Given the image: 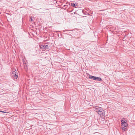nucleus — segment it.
<instances>
[{"instance_id": "obj_1", "label": "nucleus", "mask_w": 135, "mask_h": 135, "mask_svg": "<svg viewBox=\"0 0 135 135\" xmlns=\"http://www.w3.org/2000/svg\"><path fill=\"white\" fill-rule=\"evenodd\" d=\"M95 111L101 117H105V112L102 108L96 106L95 107Z\"/></svg>"}, {"instance_id": "obj_2", "label": "nucleus", "mask_w": 135, "mask_h": 135, "mask_svg": "<svg viewBox=\"0 0 135 135\" xmlns=\"http://www.w3.org/2000/svg\"><path fill=\"white\" fill-rule=\"evenodd\" d=\"M127 120L125 118L122 119L121 121V127L122 130L125 131L127 129Z\"/></svg>"}, {"instance_id": "obj_3", "label": "nucleus", "mask_w": 135, "mask_h": 135, "mask_svg": "<svg viewBox=\"0 0 135 135\" xmlns=\"http://www.w3.org/2000/svg\"><path fill=\"white\" fill-rule=\"evenodd\" d=\"M12 73L13 76L14 78L17 79L18 77L17 75L18 73H17V71L16 69H13L12 70Z\"/></svg>"}, {"instance_id": "obj_4", "label": "nucleus", "mask_w": 135, "mask_h": 135, "mask_svg": "<svg viewBox=\"0 0 135 135\" xmlns=\"http://www.w3.org/2000/svg\"><path fill=\"white\" fill-rule=\"evenodd\" d=\"M93 80H97L99 81H101L102 79L100 78H99L97 77L94 76Z\"/></svg>"}, {"instance_id": "obj_5", "label": "nucleus", "mask_w": 135, "mask_h": 135, "mask_svg": "<svg viewBox=\"0 0 135 135\" xmlns=\"http://www.w3.org/2000/svg\"><path fill=\"white\" fill-rule=\"evenodd\" d=\"M48 48L49 46L47 45H45L44 46H42V47H41V49H47Z\"/></svg>"}, {"instance_id": "obj_6", "label": "nucleus", "mask_w": 135, "mask_h": 135, "mask_svg": "<svg viewBox=\"0 0 135 135\" xmlns=\"http://www.w3.org/2000/svg\"><path fill=\"white\" fill-rule=\"evenodd\" d=\"M94 77V76H91V75H90V76H89V79H93Z\"/></svg>"}, {"instance_id": "obj_7", "label": "nucleus", "mask_w": 135, "mask_h": 135, "mask_svg": "<svg viewBox=\"0 0 135 135\" xmlns=\"http://www.w3.org/2000/svg\"><path fill=\"white\" fill-rule=\"evenodd\" d=\"M71 5L73 7H75L76 6H75V4L74 3H71Z\"/></svg>"}, {"instance_id": "obj_8", "label": "nucleus", "mask_w": 135, "mask_h": 135, "mask_svg": "<svg viewBox=\"0 0 135 135\" xmlns=\"http://www.w3.org/2000/svg\"><path fill=\"white\" fill-rule=\"evenodd\" d=\"M1 112H2V113H9L8 112H4V111H1Z\"/></svg>"}, {"instance_id": "obj_9", "label": "nucleus", "mask_w": 135, "mask_h": 135, "mask_svg": "<svg viewBox=\"0 0 135 135\" xmlns=\"http://www.w3.org/2000/svg\"><path fill=\"white\" fill-rule=\"evenodd\" d=\"M30 18H31V21H32L33 20V17H32L31 16L30 17Z\"/></svg>"}, {"instance_id": "obj_10", "label": "nucleus", "mask_w": 135, "mask_h": 135, "mask_svg": "<svg viewBox=\"0 0 135 135\" xmlns=\"http://www.w3.org/2000/svg\"><path fill=\"white\" fill-rule=\"evenodd\" d=\"M42 47V46L41 45V46H40V48H41V47Z\"/></svg>"}, {"instance_id": "obj_11", "label": "nucleus", "mask_w": 135, "mask_h": 135, "mask_svg": "<svg viewBox=\"0 0 135 135\" xmlns=\"http://www.w3.org/2000/svg\"><path fill=\"white\" fill-rule=\"evenodd\" d=\"M1 112V111L0 110V112Z\"/></svg>"}]
</instances>
